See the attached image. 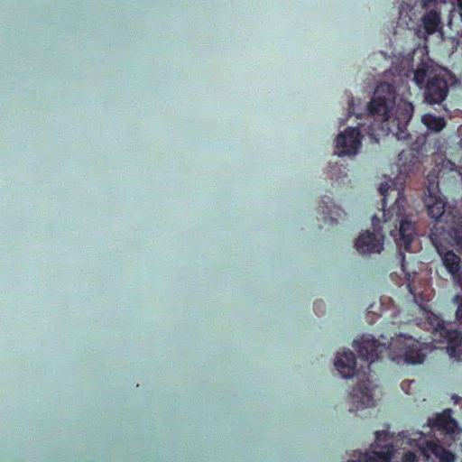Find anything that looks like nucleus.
I'll use <instances>...</instances> for the list:
<instances>
[{
    "mask_svg": "<svg viewBox=\"0 0 462 462\" xmlns=\"http://www.w3.org/2000/svg\"><path fill=\"white\" fill-rule=\"evenodd\" d=\"M411 102L400 100L396 103V89L393 84L383 82L377 85L374 97L366 106L367 116L373 118L368 125L359 124L357 127H347L337 138L338 156L354 155L361 146V131L365 132L371 142L378 143L380 133L392 134L397 140H408L411 134L407 126L413 115Z\"/></svg>",
    "mask_w": 462,
    "mask_h": 462,
    "instance_id": "1",
    "label": "nucleus"
},
{
    "mask_svg": "<svg viewBox=\"0 0 462 462\" xmlns=\"http://www.w3.org/2000/svg\"><path fill=\"white\" fill-rule=\"evenodd\" d=\"M394 187L388 182L380 184L379 192L383 196V226L376 215L372 217L374 230L378 228L393 237L397 247L409 252L411 244L416 235L415 224L407 220L405 217L406 197L402 183L397 184L392 181ZM385 234H375L366 230L356 239L355 246L361 254L380 253L383 250V242Z\"/></svg>",
    "mask_w": 462,
    "mask_h": 462,
    "instance_id": "2",
    "label": "nucleus"
},
{
    "mask_svg": "<svg viewBox=\"0 0 462 462\" xmlns=\"http://www.w3.org/2000/svg\"><path fill=\"white\" fill-rule=\"evenodd\" d=\"M353 346L359 358L365 363L360 367V373L364 375L370 373L372 363L384 356L398 364L411 365L421 364L426 357L421 344L412 337L404 335L392 338L388 345L380 343L374 337L363 336L361 339L354 341Z\"/></svg>",
    "mask_w": 462,
    "mask_h": 462,
    "instance_id": "3",
    "label": "nucleus"
},
{
    "mask_svg": "<svg viewBox=\"0 0 462 462\" xmlns=\"http://www.w3.org/2000/svg\"><path fill=\"white\" fill-rule=\"evenodd\" d=\"M436 177L429 175L427 192L423 197V203L429 217L438 224L439 228L447 232L448 236L462 253V213L459 211L446 214V201L440 196Z\"/></svg>",
    "mask_w": 462,
    "mask_h": 462,
    "instance_id": "4",
    "label": "nucleus"
},
{
    "mask_svg": "<svg viewBox=\"0 0 462 462\" xmlns=\"http://www.w3.org/2000/svg\"><path fill=\"white\" fill-rule=\"evenodd\" d=\"M422 324L427 330L431 332L434 338H439L448 343V350L451 356H456V349L462 342L460 331L448 328L445 320L431 311L426 312Z\"/></svg>",
    "mask_w": 462,
    "mask_h": 462,
    "instance_id": "5",
    "label": "nucleus"
},
{
    "mask_svg": "<svg viewBox=\"0 0 462 462\" xmlns=\"http://www.w3.org/2000/svg\"><path fill=\"white\" fill-rule=\"evenodd\" d=\"M445 2L446 0L421 1V7L425 12L420 20L427 34L432 35L441 29V5Z\"/></svg>",
    "mask_w": 462,
    "mask_h": 462,
    "instance_id": "6",
    "label": "nucleus"
},
{
    "mask_svg": "<svg viewBox=\"0 0 462 462\" xmlns=\"http://www.w3.org/2000/svg\"><path fill=\"white\" fill-rule=\"evenodd\" d=\"M422 89L425 102L435 105L447 98L449 86L445 75L436 74L428 79Z\"/></svg>",
    "mask_w": 462,
    "mask_h": 462,
    "instance_id": "7",
    "label": "nucleus"
},
{
    "mask_svg": "<svg viewBox=\"0 0 462 462\" xmlns=\"http://www.w3.org/2000/svg\"><path fill=\"white\" fill-rule=\"evenodd\" d=\"M371 392V382L368 379L362 380L358 383L350 393L351 402L355 404V409L351 408L350 411H353L361 408L374 406L375 401Z\"/></svg>",
    "mask_w": 462,
    "mask_h": 462,
    "instance_id": "8",
    "label": "nucleus"
},
{
    "mask_svg": "<svg viewBox=\"0 0 462 462\" xmlns=\"http://www.w3.org/2000/svg\"><path fill=\"white\" fill-rule=\"evenodd\" d=\"M432 242L434 243L439 254L441 257L443 265L446 270L452 276L453 281L457 283L462 290V275H461V260L460 257L456 254L453 251L444 250L441 246L438 245L436 243V239L432 237Z\"/></svg>",
    "mask_w": 462,
    "mask_h": 462,
    "instance_id": "9",
    "label": "nucleus"
},
{
    "mask_svg": "<svg viewBox=\"0 0 462 462\" xmlns=\"http://www.w3.org/2000/svg\"><path fill=\"white\" fill-rule=\"evenodd\" d=\"M394 446L393 443L380 445L374 443L371 445L369 451L360 454L361 462H391L394 454Z\"/></svg>",
    "mask_w": 462,
    "mask_h": 462,
    "instance_id": "10",
    "label": "nucleus"
},
{
    "mask_svg": "<svg viewBox=\"0 0 462 462\" xmlns=\"http://www.w3.org/2000/svg\"><path fill=\"white\" fill-rule=\"evenodd\" d=\"M335 366L344 378H352L359 373L356 368V356L351 350L338 352Z\"/></svg>",
    "mask_w": 462,
    "mask_h": 462,
    "instance_id": "11",
    "label": "nucleus"
},
{
    "mask_svg": "<svg viewBox=\"0 0 462 462\" xmlns=\"http://www.w3.org/2000/svg\"><path fill=\"white\" fill-rule=\"evenodd\" d=\"M429 425L439 431L445 434H453L458 429L457 420L452 417V411L450 409L444 410L436 417L429 420Z\"/></svg>",
    "mask_w": 462,
    "mask_h": 462,
    "instance_id": "12",
    "label": "nucleus"
},
{
    "mask_svg": "<svg viewBox=\"0 0 462 462\" xmlns=\"http://www.w3.org/2000/svg\"><path fill=\"white\" fill-rule=\"evenodd\" d=\"M420 453L428 457L426 452H430L439 462H454L456 456L450 450L443 447L439 440H426L420 447Z\"/></svg>",
    "mask_w": 462,
    "mask_h": 462,
    "instance_id": "13",
    "label": "nucleus"
},
{
    "mask_svg": "<svg viewBox=\"0 0 462 462\" xmlns=\"http://www.w3.org/2000/svg\"><path fill=\"white\" fill-rule=\"evenodd\" d=\"M322 220L324 222L337 223L339 218L346 215L344 210L336 206L332 201H322Z\"/></svg>",
    "mask_w": 462,
    "mask_h": 462,
    "instance_id": "14",
    "label": "nucleus"
},
{
    "mask_svg": "<svg viewBox=\"0 0 462 462\" xmlns=\"http://www.w3.org/2000/svg\"><path fill=\"white\" fill-rule=\"evenodd\" d=\"M432 70V68L426 63H420L413 73V81L415 84L420 87V88H423L426 81L433 75H436Z\"/></svg>",
    "mask_w": 462,
    "mask_h": 462,
    "instance_id": "15",
    "label": "nucleus"
},
{
    "mask_svg": "<svg viewBox=\"0 0 462 462\" xmlns=\"http://www.w3.org/2000/svg\"><path fill=\"white\" fill-rule=\"evenodd\" d=\"M421 121L428 129L434 132H439L446 126V121L443 117L432 114L424 115Z\"/></svg>",
    "mask_w": 462,
    "mask_h": 462,
    "instance_id": "16",
    "label": "nucleus"
},
{
    "mask_svg": "<svg viewBox=\"0 0 462 462\" xmlns=\"http://www.w3.org/2000/svg\"><path fill=\"white\" fill-rule=\"evenodd\" d=\"M397 259L398 261L400 262L401 263V268H402V271L403 272V273L405 274V278L407 280V287L409 289V291L411 293V294H414V291L412 290V286L411 284V282H410V278H411V273L407 271L406 269V263H405V254L403 252H399L398 253V255H397Z\"/></svg>",
    "mask_w": 462,
    "mask_h": 462,
    "instance_id": "17",
    "label": "nucleus"
},
{
    "mask_svg": "<svg viewBox=\"0 0 462 462\" xmlns=\"http://www.w3.org/2000/svg\"><path fill=\"white\" fill-rule=\"evenodd\" d=\"M452 303L457 306L456 319L462 323V295L457 294L452 299Z\"/></svg>",
    "mask_w": 462,
    "mask_h": 462,
    "instance_id": "18",
    "label": "nucleus"
},
{
    "mask_svg": "<svg viewBox=\"0 0 462 462\" xmlns=\"http://www.w3.org/2000/svg\"><path fill=\"white\" fill-rule=\"evenodd\" d=\"M402 462H418L417 455L414 452L408 451L403 455Z\"/></svg>",
    "mask_w": 462,
    "mask_h": 462,
    "instance_id": "19",
    "label": "nucleus"
},
{
    "mask_svg": "<svg viewBox=\"0 0 462 462\" xmlns=\"http://www.w3.org/2000/svg\"><path fill=\"white\" fill-rule=\"evenodd\" d=\"M351 115H355L357 118L360 117V113H358L355 108V99L352 97L348 103V116Z\"/></svg>",
    "mask_w": 462,
    "mask_h": 462,
    "instance_id": "20",
    "label": "nucleus"
},
{
    "mask_svg": "<svg viewBox=\"0 0 462 462\" xmlns=\"http://www.w3.org/2000/svg\"><path fill=\"white\" fill-rule=\"evenodd\" d=\"M374 435H375V439L377 441H383L386 439V438L388 436V432L384 431V430H377L374 432Z\"/></svg>",
    "mask_w": 462,
    "mask_h": 462,
    "instance_id": "21",
    "label": "nucleus"
},
{
    "mask_svg": "<svg viewBox=\"0 0 462 462\" xmlns=\"http://www.w3.org/2000/svg\"><path fill=\"white\" fill-rule=\"evenodd\" d=\"M321 307H325V304L322 300H317L314 302V310H315L320 309Z\"/></svg>",
    "mask_w": 462,
    "mask_h": 462,
    "instance_id": "22",
    "label": "nucleus"
},
{
    "mask_svg": "<svg viewBox=\"0 0 462 462\" xmlns=\"http://www.w3.org/2000/svg\"><path fill=\"white\" fill-rule=\"evenodd\" d=\"M406 156V152L402 151L399 154V160L402 161Z\"/></svg>",
    "mask_w": 462,
    "mask_h": 462,
    "instance_id": "23",
    "label": "nucleus"
},
{
    "mask_svg": "<svg viewBox=\"0 0 462 462\" xmlns=\"http://www.w3.org/2000/svg\"><path fill=\"white\" fill-rule=\"evenodd\" d=\"M458 7L460 9V16H461V19H462V0H458Z\"/></svg>",
    "mask_w": 462,
    "mask_h": 462,
    "instance_id": "24",
    "label": "nucleus"
},
{
    "mask_svg": "<svg viewBox=\"0 0 462 462\" xmlns=\"http://www.w3.org/2000/svg\"><path fill=\"white\" fill-rule=\"evenodd\" d=\"M348 462H356V461H354V460H349Z\"/></svg>",
    "mask_w": 462,
    "mask_h": 462,
    "instance_id": "25",
    "label": "nucleus"
}]
</instances>
